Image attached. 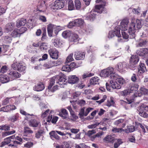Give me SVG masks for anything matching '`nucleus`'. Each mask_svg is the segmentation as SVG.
Returning <instances> with one entry per match:
<instances>
[{
	"label": "nucleus",
	"mask_w": 148,
	"mask_h": 148,
	"mask_svg": "<svg viewBox=\"0 0 148 148\" xmlns=\"http://www.w3.org/2000/svg\"><path fill=\"white\" fill-rule=\"evenodd\" d=\"M136 26L134 23L133 21L131 22L128 28L129 34V35L132 36V38H134L135 37V33L136 31L140 29L142 27L143 24V22L141 19H137L136 21Z\"/></svg>",
	"instance_id": "obj_1"
},
{
	"label": "nucleus",
	"mask_w": 148,
	"mask_h": 148,
	"mask_svg": "<svg viewBox=\"0 0 148 148\" xmlns=\"http://www.w3.org/2000/svg\"><path fill=\"white\" fill-rule=\"evenodd\" d=\"M68 80L64 77H62L59 75H57L52 77L50 80V84L49 86V88H51L55 83L58 84L61 87H64V85L67 83Z\"/></svg>",
	"instance_id": "obj_2"
},
{
	"label": "nucleus",
	"mask_w": 148,
	"mask_h": 148,
	"mask_svg": "<svg viewBox=\"0 0 148 148\" xmlns=\"http://www.w3.org/2000/svg\"><path fill=\"white\" fill-rule=\"evenodd\" d=\"M129 23V20L127 19H125L123 20L121 23L120 26L118 27V29L121 30L123 38L127 39L129 36V31L128 28V24Z\"/></svg>",
	"instance_id": "obj_3"
},
{
	"label": "nucleus",
	"mask_w": 148,
	"mask_h": 148,
	"mask_svg": "<svg viewBox=\"0 0 148 148\" xmlns=\"http://www.w3.org/2000/svg\"><path fill=\"white\" fill-rule=\"evenodd\" d=\"M100 75L101 76L104 77L110 76L112 79H116L118 76V75L115 73L113 68L111 67H108L103 70Z\"/></svg>",
	"instance_id": "obj_4"
},
{
	"label": "nucleus",
	"mask_w": 148,
	"mask_h": 148,
	"mask_svg": "<svg viewBox=\"0 0 148 148\" xmlns=\"http://www.w3.org/2000/svg\"><path fill=\"white\" fill-rule=\"evenodd\" d=\"M12 67L14 70L22 72L26 69L25 64L23 62L14 63L12 65Z\"/></svg>",
	"instance_id": "obj_5"
},
{
	"label": "nucleus",
	"mask_w": 148,
	"mask_h": 148,
	"mask_svg": "<svg viewBox=\"0 0 148 148\" xmlns=\"http://www.w3.org/2000/svg\"><path fill=\"white\" fill-rule=\"evenodd\" d=\"M60 26H56L55 25L52 24H49L48 25L47 27V32L49 36H52L53 31L55 29V30L57 32H58L61 30V29L60 28Z\"/></svg>",
	"instance_id": "obj_6"
},
{
	"label": "nucleus",
	"mask_w": 148,
	"mask_h": 148,
	"mask_svg": "<svg viewBox=\"0 0 148 148\" xmlns=\"http://www.w3.org/2000/svg\"><path fill=\"white\" fill-rule=\"evenodd\" d=\"M85 108L84 107L80 109L79 115V117L81 118L84 116H86L90 112L93 110V108H86L85 110Z\"/></svg>",
	"instance_id": "obj_7"
},
{
	"label": "nucleus",
	"mask_w": 148,
	"mask_h": 148,
	"mask_svg": "<svg viewBox=\"0 0 148 148\" xmlns=\"http://www.w3.org/2000/svg\"><path fill=\"white\" fill-rule=\"evenodd\" d=\"M64 5V3L62 0H57L55 2L54 4L51 6V8L53 9L58 10L63 8Z\"/></svg>",
	"instance_id": "obj_8"
},
{
	"label": "nucleus",
	"mask_w": 148,
	"mask_h": 148,
	"mask_svg": "<svg viewBox=\"0 0 148 148\" xmlns=\"http://www.w3.org/2000/svg\"><path fill=\"white\" fill-rule=\"evenodd\" d=\"M139 60V58L137 56L135 55L132 56L130 60V68H134L136 67Z\"/></svg>",
	"instance_id": "obj_9"
},
{
	"label": "nucleus",
	"mask_w": 148,
	"mask_h": 148,
	"mask_svg": "<svg viewBox=\"0 0 148 148\" xmlns=\"http://www.w3.org/2000/svg\"><path fill=\"white\" fill-rule=\"evenodd\" d=\"M118 27L116 26L115 29V31H110L109 32L108 35V37L110 38H112L114 37L115 35L119 38L121 37L120 34V30L119 29H118Z\"/></svg>",
	"instance_id": "obj_10"
},
{
	"label": "nucleus",
	"mask_w": 148,
	"mask_h": 148,
	"mask_svg": "<svg viewBox=\"0 0 148 148\" xmlns=\"http://www.w3.org/2000/svg\"><path fill=\"white\" fill-rule=\"evenodd\" d=\"M9 77L10 80H12L15 79L19 78L21 75L16 71H11L8 73Z\"/></svg>",
	"instance_id": "obj_11"
},
{
	"label": "nucleus",
	"mask_w": 148,
	"mask_h": 148,
	"mask_svg": "<svg viewBox=\"0 0 148 148\" xmlns=\"http://www.w3.org/2000/svg\"><path fill=\"white\" fill-rule=\"evenodd\" d=\"M68 80V82L70 84H74L77 83L79 81L78 77L75 75H71L69 76Z\"/></svg>",
	"instance_id": "obj_12"
},
{
	"label": "nucleus",
	"mask_w": 148,
	"mask_h": 148,
	"mask_svg": "<svg viewBox=\"0 0 148 148\" xmlns=\"http://www.w3.org/2000/svg\"><path fill=\"white\" fill-rule=\"evenodd\" d=\"M48 52L50 57L53 59H56L58 57V52L55 49H52L49 50Z\"/></svg>",
	"instance_id": "obj_13"
},
{
	"label": "nucleus",
	"mask_w": 148,
	"mask_h": 148,
	"mask_svg": "<svg viewBox=\"0 0 148 148\" xmlns=\"http://www.w3.org/2000/svg\"><path fill=\"white\" fill-rule=\"evenodd\" d=\"M136 53L138 55L143 56L148 54V49L147 48L140 49L137 51Z\"/></svg>",
	"instance_id": "obj_14"
},
{
	"label": "nucleus",
	"mask_w": 148,
	"mask_h": 148,
	"mask_svg": "<svg viewBox=\"0 0 148 148\" xmlns=\"http://www.w3.org/2000/svg\"><path fill=\"white\" fill-rule=\"evenodd\" d=\"M104 5H100L95 6V11L99 13H103L105 12V8H104Z\"/></svg>",
	"instance_id": "obj_15"
},
{
	"label": "nucleus",
	"mask_w": 148,
	"mask_h": 148,
	"mask_svg": "<svg viewBox=\"0 0 148 148\" xmlns=\"http://www.w3.org/2000/svg\"><path fill=\"white\" fill-rule=\"evenodd\" d=\"M74 57L76 60H82L84 59L85 54L79 52H76L74 55Z\"/></svg>",
	"instance_id": "obj_16"
},
{
	"label": "nucleus",
	"mask_w": 148,
	"mask_h": 148,
	"mask_svg": "<svg viewBox=\"0 0 148 148\" xmlns=\"http://www.w3.org/2000/svg\"><path fill=\"white\" fill-rule=\"evenodd\" d=\"M45 3V1H42L37 6V10L40 11H44L46 8Z\"/></svg>",
	"instance_id": "obj_17"
},
{
	"label": "nucleus",
	"mask_w": 148,
	"mask_h": 148,
	"mask_svg": "<svg viewBox=\"0 0 148 148\" xmlns=\"http://www.w3.org/2000/svg\"><path fill=\"white\" fill-rule=\"evenodd\" d=\"M111 86L113 89H119L121 88L120 85L118 84L115 80L112 79L110 81Z\"/></svg>",
	"instance_id": "obj_18"
},
{
	"label": "nucleus",
	"mask_w": 148,
	"mask_h": 148,
	"mask_svg": "<svg viewBox=\"0 0 148 148\" xmlns=\"http://www.w3.org/2000/svg\"><path fill=\"white\" fill-rule=\"evenodd\" d=\"M147 43L146 40L145 39H140L136 44V47H145Z\"/></svg>",
	"instance_id": "obj_19"
},
{
	"label": "nucleus",
	"mask_w": 148,
	"mask_h": 148,
	"mask_svg": "<svg viewBox=\"0 0 148 148\" xmlns=\"http://www.w3.org/2000/svg\"><path fill=\"white\" fill-rule=\"evenodd\" d=\"M26 23V20L24 18L18 19L16 21V26L19 27L21 26L24 25Z\"/></svg>",
	"instance_id": "obj_20"
},
{
	"label": "nucleus",
	"mask_w": 148,
	"mask_h": 148,
	"mask_svg": "<svg viewBox=\"0 0 148 148\" xmlns=\"http://www.w3.org/2000/svg\"><path fill=\"white\" fill-rule=\"evenodd\" d=\"M29 125L32 127H36L40 125V122L35 120H31L29 122Z\"/></svg>",
	"instance_id": "obj_21"
},
{
	"label": "nucleus",
	"mask_w": 148,
	"mask_h": 148,
	"mask_svg": "<svg viewBox=\"0 0 148 148\" xmlns=\"http://www.w3.org/2000/svg\"><path fill=\"white\" fill-rule=\"evenodd\" d=\"M14 27V24L12 22H10L8 23L6 25L5 27V30L8 31H11L12 30Z\"/></svg>",
	"instance_id": "obj_22"
},
{
	"label": "nucleus",
	"mask_w": 148,
	"mask_h": 148,
	"mask_svg": "<svg viewBox=\"0 0 148 148\" xmlns=\"http://www.w3.org/2000/svg\"><path fill=\"white\" fill-rule=\"evenodd\" d=\"M34 89L37 91H41L44 88V84L41 83H38L34 88Z\"/></svg>",
	"instance_id": "obj_23"
},
{
	"label": "nucleus",
	"mask_w": 148,
	"mask_h": 148,
	"mask_svg": "<svg viewBox=\"0 0 148 148\" xmlns=\"http://www.w3.org/2000/svg\"><path fill=\"white\" fill-rule=\"evenodd\" d=\"M72 35L70 39L71 41L77 42L80 39L78 36L75 33H72Z\"/></svg>",
	"instance_id": "obj_24"
},
{
	"label": "nucleus",
	"mask_w": 148,
	"mask_h": 148,
	"mask_svg": "<svg viewBox=\"0 0 148 148\" xmlns=\"http://www.w3.org/2000/svg\"><path fill=\"white\" fill-rule=\"evenodd\" d=\"M138 71L140 73L145 72L147 71L146 67L144 63H140L138 68Z\"/></svg>",
	"instance_id": "obj_25"
},
{
	"label": "nucleus",
	"mask_w": 148,
	"mask_h": 148,
	"mask_svg": "<svg viewBox=\"0 0 148 148\" xmlns=\"http://www.w3.org/2000/svg\"><path fill=\"white\" fill-rule=\"evenodd\" d=\"M135 130V128L134 126L132 125L130 126H127V129L125 130H123V131H124L126 133H129L133 132Z\"/></svg>",
	"instance_id": "obj_26"
},
{
	"label": "nucleus",
	"mask_w": 148,
	"mask_h": 148,
	"mask_svg": "<svg viewBox=\"0 0 148 148\" xmlns=\"http://www.w3.org/2000/svg\"><path fill=\"white\" fill-rule=\"evenodd\" d=\"M139 114L141 116L144 118H147L148 117V114L144 110H142L140 107H139L138 110Z\"/></svg>",
	"instance_id": "obj_27"
},
{
	"label": "nucleus",
	"mask_w": 148,
	"mask_h": 148,
	"mask_svg": "<svg viewBox=\"0 0 148 148\" xmlns=\"http://www.w3.org/2000/svg\"><path fill=\"white\" fill-rule=\"evenodd\" d=\"M75 25L76 26L81 25L84 23V21L81 19H77L73 21Z\"/></svg>",
	"instance_id": "obj_28"
},
{
	"label": "nucleus",
	"mask_w": 148,
	"mask_h": 148,
	"mask_svg": "<svg viewBox=\"0 0 148 148\" xmlns=\"http://www.w3.org/2000/svg\"><path fill=\"white\" fill-rule=\"evenodd\" d=\"M20 32L18 29H15L12 32L11 35L14 37H20Z\"/></svg>",
	"instance_id": "obj_29"
},
{
	"label": "nucleus",
	"mask_w": 148,
	"mask_h": 148,
	"mask_svg": "<svg viewBox=\"0 0 148 148\" xmlns=\"http://www.w3.org/2000/svg\"><path fill=\"white\" fill-rule=\"evenodd\" d=\"M99 81V79L97 77H94L92 78L90 80V84H95L97 83Z\"/></svg>",
	"instance_id": "obj_30"
},
{
	"label": "nucleus",
	"mask_w": 148,
	"mask_h": 148,
	"mask_svg": "<svg viewBox=\"0 0 148 148\" xmlns=\"http://www.w3.org/2000/svg\"><path fill=\"white\" fill-rule=\"evenodd\" d=\"M49 135L51 138H54L57 140H58L60 139V137L56 133L55 131H52L50 132Z\"/></svg>",
	"instance_id": "obj_31"
},
{
	"label": "nucleus",
	"mask_w": 148,
	"mask_h": 148,
	"mask_svg": "<svg viewBox=\"0 0 148 148\" xmlns=\"http://www.w3.org/2000/svg\"><path fill=\"white\" fill-rule=\"evenodd\" d=\"M72 34L71 32L69 31H64L62 34V36L64 38H66L69 37Z\"/></svg>",
	"instance_id": "obj_32"
},
{
	"label": "nucleus",
	"mask_w": 148,
	"mask_h": 148,
	"mask_svg": "<svg viewBox=\"0 0 148 148\" xmlns=\"http://www.w3.org/2000/svg\"><path fill=\"white\" fill-rule=\"evenodd\" d=\"M11 142V140L9 138H7L5 140L1 142V143L0 147H2L4 146L8 145Z\"/></svg>",
	"instance_id": "obj_33"
},
{
	"label": "nucleus",
	"mask_w": 148,
	"mask_h": 148,
	"mask_svg": "<svg viewBox=\"0 0 148 148\" xmlns=\"http://www.w3.org/2000/svg\"><path fill=\"white\" fill-rule=\"evenodd\" d=\"M24 132L25 133V136H27V135H26V134H32L33 133V131L27 127H24Z\"/></svg>",
	"instance_id": "obj_34"
},
{
	"label": "nucleus",
	"mask_w": 148,
	"mask_h": 148,
	"mask_svg": "<svg viewBox=\"0 0 148 148\" xmlns=\"http://www.w3.org/2000/svg\"><path fill=\"white\" fill-rule=\"evenodd\" d=\"M105 140L108 143H113L114 140V138L110 136H108L106 137Z\"/></svg>",
	"instance_id": "obj_35"
},
{
	"label": "nucleus",
	"mask_w": 148,
	"mask_h": 148,
	"mask_svg": "<svg viewBox=\"0 0 148 148\" xmlns=\"http://www.w3.org/2000/svg\"><path fill=\"white\" fill-rule=\"evenodd\" d=\"M58 89V86L56 85L54 86L53 87H51V88H49V86L48 87V88L46 90L45 92L46 94L47 95H48L47 94V91H50L51 92H53Z\"/></svg>",
	"instance_id": "obj_36"
},
{
	"label": "nucleus",
	"mask_w": 148,
	"mask_h": 148,
	"mask_svg": "<svg viewBox=\"0 0 148 148\" xmlns=\"http://www.w3.org/2000/svg\"><path fill=\"white\" fill-rule=\"evenodd\" d=\"M95 18V14L93 13L92 12H90L87 17L88 19L90 21H93Z\"/></svg>",
	"instance_id": "obj_37"
},
{
	"label": "nucleus",
	"mask_w": 148,
	"mask_h": 148,
	"mask_svg": "<svg viewBox=\"0 0 148 148\" xmlns=\"http://www.w3.org/2000/svg\"><path fill=\"white\" fill-rule=\"evenodd\" d=\"M119 76L118 75V76L117 77V78L115 79H113L114 80H116L119 83V84L121 86L123 84L124 82V80L122 78H119Z\"/></svg>",
	"instance_id": "obj_38"
},
{
	"label": "nucleus",
	"mask_w": 148,
	"mask_h": 148,
	"mask_svg": "<svg viewBox=\"0 0 148 148\" xmlns=\"http://www.w3.org/2000/svg\"><path fill=\"white\" fill-rule=\"evenodd\" d=\"M73 53H71L66 58V63H68L73 60Z\"/></svg>",
	"instance_id": "obj_39"
},
{
	"label": "nucleus",
	"mask_w": 148,
	"mask_h": 148,
	"mask_svg": "<svg viewBox=\"0 0 148 148\" xmlns=\"http://www.w3.org/2000/svg\"><path fill=\"white\" fill-rule=\"evenodd\" d=\"M62 70L67 72H69L71 71L70 66L68 65H66L63 66L62 68Z\"/></svg>",
	"instance_id": "obj_40"
},
{
	"label": "nucleus",
	"mask_w": 148,
	"mask_h": 148,
	"mask_svg": "<svg viewBox=\"0 0 148 148\" xmlns=\"http://www.w3.org/2000/svg\"><path fill=\"white\" fill-rule=\"evenodd\" d=\"M68 9L70 10H73L74 8L73 2L72 1H70L68 3Z\"/></svg>",
	"instance_id": "obj_41"
},
{
	"label": "nucleus",
	"mask_w": 148,
	"mask_h": 148,
	"mask_svg": "<svg viewBox=\"0 0 148 148\" xmlns=\"http://www.w3.org/2000/svg\"><path fill=\"white\" fill-rule=\"evenodd\" d=\"M140 8L138 7L137 8H134L132 10V12L135 14L139 15L140 12Z\"/></svg>",
	"instance_id": "obj_42"
},
{
	"label": "nucleus",
	"mask_w": 148,
	"mask_h": 148,
	"mask_svg": "<svg viewBox=\"0 0 148 148\" xmlns=\"http://www.w3.org/2000/svg\"><path fill=\"white\" fill-rule=\"evenodd\" d=\"M10 144L9 145V146H15V145H21L22 144V143L21 142H19L18 141H16V140H11V142H10Z\"/></svg>",
	"instance_id": "obj_43"
},
{
	"label": "nucleus",
	"mask_w": 148,
	"mask_h": 148,
	"mask_svg": "<svg viewBox=\"0 0 148 148\" xmlns=\"http://www.w3.org/2000/svg\"><path fill=\"white\" fill-rule=\"evenodd\" d=\"M130 93L129 90H125L121 92V93L122 96H125L129 95Z\"/></svg>",
	"instance_id": "obj_44"
},
{
	"label": "nucleus",
	"mask_w": 148,
	"mask_h": 148,
	"mask_svg": "<svg viewBox=\"0 0 148 148\" xmlns=\"http://www.w3.org/2000/svg\"><path fill=\"white\" fill-rule=\"evenodd\" d=\"M75 5L77 9L79 10L81 7V3L79 0H76L75 2Z\"/></svg>",
	"instance_id": "obj_45"
},
{
	"label": "nucleus",
	"mask_w": 148,
	"mask_h": 148,
	"mask_svg": "<svg viewBox=\"0 0 148 148\" xmlns=\"http://www.w3.org/2000/svg\"><path fill=\"white\" fill-rule=\"evenodd\" d=\"M94 75L93 73H84L82 75V78L83 79H84L87 77H90Z\"/></svg>",
	"instance_id": "obj_46"
},
{
	"label": "nucleus",
	"mask_w": 148,
	"mask_h": 148,
	"mask_svg": "<svg viewBox=\"0 0 148 148\" xmlns=\"http://www.w3.org/2000/svg\"><path fill=\"white\" fill-rule=\"evenodd\" d=\"M123 129L122 128H118L116 127H113L112 130V131L114 133H121L123 131Z\"/></svg>",
	"instance_id": "obj_47"
},
{
	"label": "nucleus",
	"mask_w": 148,
	"mask_h": 148,
	"mask_svg": "<svg viewBox=\"0 0 148 148\" xmlns=\"http://www.w3.org/2000/svg\"><path fill=\"white\" fill-rule=\"evenodd\" d=\"M98 112V110H96L93 111L91 113V116H88L87 117V119L88 120H91L93 119L94 118V117L96 114V113H97Z\"/></svg>",
	"instance_id": "obj_48"
},
{
	"label": "nucleus",
	"mask_w": 148,
	"mask_h": 148,
	"mask_svg": "<svg viewBox=\"0 0 148 148\" xmlns=\"http://www.w3.org/2000/svg\"><path fill=\"white\" fill-rule=\"evenodd\" d=\"M18 114H16L12 116L10 119V120L12 122H14L16 121L18 118Z\"/></svg>",
	"instance_id": "obj_49"
},
{
	"label": "nucleus",
	"mask_w": 148,
	"mask_h": 148,
	"mask_svg": "<svg viewBox=\"0 0 148 148\" xmlns=\"http://www.w3.org/2000/svg\"><path fill=\"white\" fill-rule=\"evenodd\" d=\"M44 132L42 130H40L35 134V137L37 138H39Z\"/></svg>",
	"instance_id": "obj_50"
},
{
	"label": "nucleus",
	"mask_w": 148,
	"mask_h": 148,
	"mask_svg": "<svg viewBox=\"0 0 148 148\" xmlns=\"http://www.w3.org/2000/svg\"><path fill=\"white\" fill-rule=\"evenodd\" d=\"M100 124L99 123H95L88 125L87 126V127L89 129H93L95 128L97 126Z\"/></svg>",
	"instance_id": "obj_51"
},
{
	"label": "nucleus",
	"mask_w": 148,
	"mask_h": 148,
	"mask_svg": "<svg viewBox=\"0 0 148 148\" xmlns=\"http://www.w3.org/2000/svg\"><path fill=\"white\" fill-rule=\"evenodd\" d=\"M114 103V102L112 98H111L110 100V101L108 100V101L107 106L108 107H110V106L113 105Z\"/></svg>",
	"instance_id": "obj_52"
},
{
	"label": "nucleus",
	"mask_w": 148,
	"mask_h": 148,
	"mask_svg": "<svg viewBox=\"0 0 148 148\" xmlns=\"http://www.w3.org/2000/svg\"><path fill=\"white\" fill-rule=\"evenodd\" d=\"M138 125L141 128L142 131L144 133H145L146 132V130L145 129V126H146V125L144 124H142L141 123H139Z\"/></svg>",
	"instance_id": "obj_53"
},
{
	"label": "nucleus",
	"mask_w": 148,
	"mask_h": 148,
	"mask_svg": "<svg viewBox=\"0 0 148 148\" xmlns=\"http://www.w3.org/2000/svg\"><path fill=\"white\" fill-rule=\"evenodd\" d=\"M7 70V66H3L1 69L0 73H3L6 72Z\"/></svg>",
	"instance_id": "obj_54"
},
{
	"label": "nucleus",
	"mask_w": 148,
	"mask_h": 148,
	"mask_svg": "<svg viewBox=\"0 0 148 148\" xmlns=\"http://www.w3.org/2000/svg\"><path fill=\"white\" fill-rule=\"evenodd\" d=\"M123 63L120 62L118 64L117 66L116 67V68L119 70H121L123 69Z\"/></svg>",
	"instance_id": "obj_55"
},
{
	"label": "nucleus",
	"mask_w": 148,
	"mask_h": 148,
	"mask_svg": "<svg viewBox=\"0 0 148 148\" xmlns=\"http://www.w3.org/2000/svg\"><path fill=\"white\" fill-rule=\"evenodd\" d=\"M4 40L7 43L11 42L12 40L10 37L8 36H5L4 37Z\"/></svg>",
	"instance_id": "obj_56"
},
{
	"label": "nucleus",
	"mask_w": 148,
	"mask_h": 148,
	"mask_svg": "<svg viewBox=\"0 0 148 148\" xmlns=\"http://www.w3.org/2000/svg\"><path fill=\"white\" fill-rule=\"evenodd\" d=\"M40 48L42 51L46 50L47 49V46L45 43H42L40 45Z\"/></svg>",
	"instance_id": "obj_57"
},
{
	"label": "nucleus",
	"mask_w": 148,
	"mask_h": 148,
	"mask_svg": "<svg viewBox=\"0 0 148 148\" xmlns=\"http://www.w3.org/2000/svg\"><path fill=\"white\" fill-rule=\"evenodd\" d=\"M54 45L56 47H59L60 45L59 40L58 38H56L55 39L53 42Z\"/></svg>",
	"instance_id": "obj_58"
},
{
	"label": "nucleus",
	"mask_w": 148,
	"mask_h": 148,
	"mask_svg": "<svg viewBox=\"0 0 148 148\" xmlns=\"http://www.w3.org/2000/svg\"><path fill=\"white\" fill-rule=\"evenodd\" d=\"M11 98L7 97L2 102V104L3 105H6L9 102V100Z\"/></svg>",
	"instance_id": "obj_59"
},
{
	"label": "nucleus",
	"mask_w": 148,
	"mask_h": 148,
	"mask_svg": "<svg viewBox=\"0 0 148 148\" xmlns=\"http://www.w3.org/2000/svg\"><path fill=\"white\" fill-rule=\"evenodd\" d=\"M96 132L95 130H89L88 132L86 135L89 136H90L93 134H95Z\"/></svg>",
	"instance_id": "obj_60"
},
{
	"label": "nucleus",
	"mask_w": 148,
	"mask_h": 148,
	"mask_svg": "<svg viewBox=\"0 0 148 148\" xmlns=\"http://www.w3.org/2000/svg\"><path fill=\"white\" fill-rule=\"evenodd\" d=\"M140 90L144 94L148 95V89L144 87H142L141 88Z\"/></svg>",
	"instance_id": "obj_61"
},
{
	"label": "nucleus",
	"mask_w": 148,
	"mask_h": 148,
	"mask_svg": "<svg viewBox=\"0 0 148 148\" xmlns=\"http://www.w3.org/2000/svg\"><path fill=\"white\" fill-rule=\"evenodd\" d=\"M107 97L106 95H104L103 96L102 99L100 101H97L96 102L98 103L99 104H100L101 103L103 102L106 99Z\"/></svg>",
	"instance_id": "obj_62"
},
{
	"label": "nucleus",
	"mask_w": 148,
	"mask_h": 148,
	"mask_svg": "<svg viewBox=\"0 0 148 148\" xmlns=\"http://www.w3.org/2000/svg\"><path fill=\"white\" fill-rule=\"evenodd\" d=\"M39 19L43 22H46L47 21L46 17L43 16H40L39 17Z\"/></svg>",
	"instance_id": "obj_63"
},
{
	"label": "nucleus",
	"mask_w": 148,
	"mask_h": 148,
	"mask_svg": "<svg viewBox=\"0 0 148 148\" xmlns=\"http://www.w3.org/2000/svg\"><path fill=\"white\" fill-rule=\"evenodd\" d=\"M27 30V29L25 27H22L20 29H19L21 35L24 33Z\"/></svg>",
	"instance_id": "obj_64"
}]
</instances>
